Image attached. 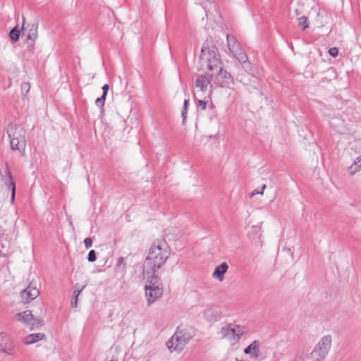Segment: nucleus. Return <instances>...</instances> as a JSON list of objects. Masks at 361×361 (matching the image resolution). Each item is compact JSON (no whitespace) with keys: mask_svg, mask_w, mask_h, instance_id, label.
I'll use <instances>...</instances> for the list:
<instances>
[{"mask_svg":"<svg viewBox=\"0 0 361 361\" xmlns=\"http://www.w3.org/2000/svg\"><path fill=\"white\" fill-rule=\"evenodd\" d=\"M6 131L10 139L11 149L17 150L20 156H24L26 140L23 128L11 123L8 124Z\"/></svg>","mask_w":361,"mask_h":361,"instance_id":"obj_2","label":"nucleus"},{"mask_svg":"<svg viewBox=\"0 0 361 361\" xmlns=\"http://www.w3.org/2000/svg\"><path fill=\"white\" fill-rule=\"evenodd\" d=\"M266 188V185L264 184L262 187V190L259 191L258 190H255L252 193H251V197H253L254 195H257V194H260V195H262L263 194V190Z\"/></svg>","mask_w":361,"mask_h":361,"instance_id":"obj_32","label":"nucleus"},{"mask_svg":"<svg viewBox=\"0 0 361 361\" xmlns=\"http://www.w3.org/2000/svg\"><path fill=\"white\" fill-rule=\"evenodd\" d=\"M331 343L332 337L331 335L322 337L310 355L313 361L324 360L331 350Z\"/></svg>","mask_w":361,"mask_h":361,"instance_id":"obj_7","label":"nucleus"},{"mask_svg":"<svg viewBox=\"0 0 361 361\" xmlns=\"http://www.w3.org/2000/svg\"><path fill=\"white\" fill-rule=\"evenodd\" d=\"M329 53L331 56L336 57L338 54V50L336 47H332L329 49Z\"/></svg>","mask_w":361,"mask_h":361,"instance_id":"obj_30","label":"nucleus"},{"mask_svg":"<svg viewBox=\"0 0 361 361\" xmlns=\"http://www.w3.org/2000/svg\"><path fill=\"white\" fill-rule=\"evenodd\" d=\"M45 335L42 333L31 334L25 336L23 342L25 345H30L44 338Z\"/></svg>","mask_w":361,"mask_h":361,"instance_id":"obj_17","label":"nucleus"},{"mask_svg":"<svg viewBox=\"0 0 361 361\" xmlns=\"http://www.w3.org/2000/svg\"><path fill=\"white\" fill-rule=\"evenodd\" d=\"M212 75L199 74L194 81L195 94L206 99L212 93Z\"/></svg>","mask_w":361,"mask_h":361,"instance_id":"obj_6","label":"nucleus"},{"mask_svg":"<svg viewBox=\"0 0 361 361\" xmlns=\"http://www.w3.org/2000/svg\"><path fill=\"white\" fill-rule=\"evenodd\" d=\"M243 71L238 73L236 78L237 80L243 84L245 86H247V89L250 92L254 90H257V84L258 79L252 74L250 73L252 71V66L250 65V70L246 71L243 67Z\"/></svg>","mask_w":361,"mask_h":361,"instance_id":"obj_8","label":"nucleus"},{"mask_svg":"<svg viewBox=\"0 0 361 361\" xmlns=\"http://www.w3.org/2000/svg\"><path fill=\"white\" fill-rule=\"evenodd\" d=\"M186 116H187V110H183L182 111V117H183V121L184 122L185 120L186 119Z\"/></svg>","mask_w":361,"mask_h":361,"instance_id":"obj_36","label":"nucleus"},{"mask_svg":"<svg viewBox=\"0 0 361 361\" xmlns=\"http://www.w3.org/2000/svg\"><path fill=\"white\" fill-rule=\"evenodd\" d=\"M116 267L118 269H121V271H124L126 269V263L124 257H121L118 259Z\"/></svg>","mask_w":361,"mask_h":361,"instance_id":"obj_26","label":"nucleus"},{"mask_svg":"<svg viewBox=\"0 0 361 361\" xmlns=\"http://www.w3.org/2000/svg\"><path fill=\"white\" fill-rule=\"evenodd\" d=\"M245 333V326L232 323L221 327L220 330L221 338L228 341L232 345L238 343Z\"/></svg>","mask_w":361,"mask_h":361,"instance_id":"obj_5","label":"nucleus"},{"mask_svg":"<svg viewBox=\"0 0 361 361\" xmlns=\"http://www.w3.org/2000/svg\"><path fill=\"white\" fill-rule=\"evenodd\" d=\"M0 353L8 355L15 354L14 345L11 342L9 336L4 332H0Z\"/></svg>","mask_w":361,"mask_h":361,"instance_id":"obj_11","label":"nucleus"},{"mask_svg":"<svg viewBox=\"0 0 361 361\" xmlns=\"http://www.w3.org/2000/svg\"><path fill=\"white\" fill-rule=\"evenodd\" d=\"M23 35L26 36L27 41L34 42L37 37V27L35 25H32L29 30L26 32L24 26L23 25Z\"/></svg>","mask_w":361,"mask_h":361,"instance_id":"obj_19","label":"nucleus"},{"mask_svg":"<svg viewBox=\"0 0 361 361\" xmlns=\"http://www.w3.org/2000/svg\"><path fill=\"white\" fill-rule=\"evenodd\" d=\"M106 97L105 95H102L100 97L97 98L95 101V104L98 107L102 108L104 105Z\"/></svg>","mask_w":361,"mask_h":361,"instance_id":"obj_27","label":"nucleus"},{"mask_svg":"<svg viewBox=\"0 0 361 361\" xmlns=\"http://www.w3.org/2000/svg\"><path fill=\"white\" fill-rule=\"evenodd\" d=\"M207 59H219V56L217 55V49L216 47L212 46L210 47L207 44L204 43L201 49L200 59L202 63H204V61H207Z\"/></svg>","mask_w":361,"mask_h":361,"instance_id":"obj_14","label":"nucleus"},{"mask_svg":"<svg viewBox=\"0 0 361 361\" xmlns=\"http://www.w3.org/2000/svg\"><path fill=\"white\" fill-rule=\"evenodd\" d=\"M109 90V85L105 84V85L102 87V90H103V94H102V95H105V97H106V94H107V93H108Z\"/></svg>","mask_w":361,"mask_h":361,"instance_id":"obj_34","label":"nucleus"},{"mask_svg":"<svg viewBox=\"0 0 361 361\" xmlns=\"http://www.w3.org/2000/svg\"><path fill=\"white\" fill-rule=\"evenodd\" d=\"M163 295V287L145 286V297L147 305L149 306L160 298Z\"/></svg>","mask_w":361,"mask_h":361,"instance_id":"obj_12","label":"nucleus"},{"mask_svg":"<svg viewBox=\"0 0 361 361\" xmlns=\"http://www.w3.org/2000/svg\"><path fill=\"white\" fill-rule=\"evenodd\" d=\"M82 290V288L80 289V290H75L73 291V298L71 300V306L73 307H77L78 296L80 294Z\"/></svg>","mask_w":361,"mask_h":361,"instance_id":"obj_24","label":"nucleus"},{"mask_svg":"<svg viewBox=\"0 0 361 361\" xmlns=\"http://www.w3.org/2000/svg\"><path fill=\"white\" fill-rule=\"evenodd\" d=\"M228 266L226 262H222L220 265L217 266L213 272V277L217 279L219 281H223L224 279V274L227 271Z\"/></svg>","mask_w":361,"mask_h":361,"instance_id":"obj_15","label":"nucleus"},{"mask_svg":"<svg viewBox=\"0 0 361 361\" xmlns=\"http://www.w3.org/2000/svg\"><path fill=\"white\" fill-rule=\"evenodd\" d=\"M361 169V156L357 157L353 164L348 167V171L350 175L355 174Z\"/></svg>","mask_w":361,"mask_h":361,"instance_id":"obj_22","label":"nucleus"},{"mask_svg":"<svg viewBox=\"0 0 361 361\" xmlns=\"http://www.w3.org/2000/svg\"><path fill=\"white\" fill-rule=\"evenodd\" d=\"M219 77L224 80V85L228 86L230 85H234L235 80L232 75L228 72L226 70H224L221 68L218 73Z\"/></svg>","mask_w":361,"mask_h":361,"instance_id":"obj_20","label":"nucleus"},{"mask_svg":"<svg viewBox=\"0 0 361 361\" xmlns=\"http://www.w3.org/2000/svg\"><path fill=\"white\" fill-rule=\"evenodd\" d=\"M30 88V85L28 82H23L21 84V90L23 92H25V94H27Z\"/></svg>","mask_w":361,"mask_h":361,"instance_id":"obj_29","label":"nucleus"},{"mask_svg":"<svg viewBox=\"0 0 361 361\" xmlns=\"http://www.w3.org/2000/svg\"><path fill=\"white\" fill-rule=\"evenodd\" d=\"M169 254V249L165 241H154L143 264L145 271L150 274L160 269L165 264Z\"/></svg>","mask_w":361,"mask_h":361,"instance_id":"obj_1","label":"nucleus"},{"mask_svg":"<svg viewBox=\"0 0 361 361\" xmlns=\"http://www.w3.org/2000/svg\"><path fill=\"white\" fill-rule=\"evenodd\" d=\"M0 177L8 189L11 190V200L13 203L15 200L16 183L13 180L11 173L7 165L4 169H0Z\"/></svg>","mask_w":361,"mask_h":361,"instance_id":"obj_10","label":"nucleus"},{"mask_svg":"<svg viewBox=\"0 0 361 361\" xmlns=\"http://www.w3.org/2000/svg\"><path fill=\"white\" fill-rule=\"evenodd\" d=\"M191 338L192 336L185 329L178 327L173 335L166 342V345L171 353L180 352Z\"/></svg>","mask_w":361,"mask_h":361,"instance_id":"obj_3","label":"nucleus"},{"mask_svg":"<svg viewBox=\"0 0 361 361\" xmlns=\"http://www.w3.org/2000/svg\"><path fill=\"white\" fill-rule=\"evenodd\" d=\"M259 342L258 341H254L250 344L251 348V357L257 360L260 356L259 350Z\"/></svg>","mask_w":361,"mask_h":361,"instance_id":"obj_21","label":"nucleus"},{"mask_svg":"<svg viewBox=\"0 0 361 361\" xmlns=\"http://www.w3.org/2000/svg\"><path fill=\"white\" fill-rule=\"evenodd\" d=\"M204 63L207 64V68L209 71H216L217 73H219L221 68H223L219 58L213 59H207V61H204Z\"/></svg>","mask_w":361,"mask_h":361,"instance_id":"obj_18","label":"nucleus"},{"mask_svg":"<svg viewBox=\"0 0 361 361\" xmlns=\"http://www.w3.org/2000/svg\"><path fill=\"white\" fill-rule=\"evenodd\" d=\"M244 353L246 355H251V348L250 345L244 349Z\"/></svg>","mask_w":361,"mask_h":361,"instance_id":"obj_35","label":"nucleus"},{"mask_svg":"<svg viewBox=\"0 0 361 361\" xmlns=\"http://www.w3.org/2000/svg\"><path fill=\"white\" fill-rule=\"evenodd\" d=\"M9 36L11 40L13 42H17L19 39L20 30H18V27H16L11 30Z\"/></svg>","mask_w":361,"mask_h":361,"instance_id":"obj_23","label":"nucleus"},{"mask_svg":"<svg viewBox=\"0 0 361 361\" xmlns=\"http://www.w3.org/2000/svg\"><path fill=\"white\" fill-rule=\"evenodd\" d=\"M299 26L302 27L303 29H305L308 27V20L306 16H302L298 19Z\"/></svg>","mask_w":361,"mask_h":361,"instance_id":"obj_25","label":"nucleus"},{"mask_svg":"<svg viewBox=\"0 0 361 361\" xmlns=\"http://www.w3.org/2000/svg\"><path fill=\"white\" fill-rule=\"evenodd\" d=\"M198 106L201 108L202 110H205L207 108V102L204 100H198Z\"/></svg>","mask_w":361,"mask_h":361,"instance_id":"obj_33","label":"nucleus"},{"mask_svg":"<svg viewBox=\"0 0 361 361\" xmlns=\"http://www.w3.org/2000/svg\"><path fill=\"white\" fill-rule=\"evenodd\" d=\"M227 46L233 56L239 61L241 66L246 71L250 70V62L248 61L247 56L240 47V43L235 37L231 35H226Z\"/></svg>","mask_w":361,"mask_h":361,"instance_id":"obj_4","label":"nucleus"},{"mask_svg":"<svg viewBox=\"0 0 361 361\" xmlns=\"http://www.w3.org/2000/svg\"><path fill=\"white\" fill-rule=\"evenodd\" d=\"M85 246L87 249L90 248L92 245V240L88 237L84 240Z\"/></svg>","mask_w":361,"mask_h":361,"instance_id":"obj_31","label":"nucleus"},{"mask_svg":"<svg viewBox=\"0 0 361 361\" xmlns=\"http://www.w3.org/2000/svg\"><path fill=\"white\" fill-rule=\"evenodd\" d=\"M16 317L18 321L29 326L31 329L38 328L42 324V321L39 318L34 317L30 310L18 312L16 314Z\"/></svg>","mask_w":361,"mask_h":361,"instance_id":"obj_9","label":"nucleus"},{"mask_svg":"<svg viewBox=\"0 0 361 361\" xmlns=\"http://www.w3.org/2000/svg\"><path fill=\"white\" fill-rule=\"evenodd\" d=\"M156 271H153L150 274L147 273L143 269V275L145 278L147 279V281L149 283V285H147L146 286H151V287H162L161 281L159 278L155 274Z\"/></svg>","mask_w":361,"mask_h":361,"instance_id":"obj_16","label":"nucleus"},{"mask_svg":"<svg viewBox=\"0 0 361 361\" xmlns=\"http://www.w3.org/2000/svg\"><path fill=\"white\" fill-rule=\"evenodd\" d=\"M39 295V290L30 284L26 288L23 290L20 293L22 302L24 304L30 302L35 300Z\"/></svg>","mask_w":361,"mask_h":361,"instance_id":"obj_13","label":"nucleus"},{"mask_svg":"<svg viewBox=\"0 0 361 361\" xmlns=\"http://www.w3.org/2000/svg\"><path fill=\"white\" fill-rule=\"evenodd\" d=\"M338 121V119H336V118H334L333 121H331L330 122L331 126V127L335 128V127H336V125H335V123H334V121Z\"/></svg>","mask_w":361,"mask_h":361,"instance_id":"obj_39","label":"nucleus"},{"mask_svg":"<svg viewBox=\"0 0 361 361\" xmlns=\"http://www.w3.org/2000/svg\"><path fill=\"white\" fill-rule=\"evenodd\" d=\"M188 104H189V101L185 99L184 101V109H183L184 110H188Z\"/></svg>","mask_w":361,"mask_h":361,"instance_id":"obj_37","label":"nucleus"},{"mask_svg":"<svg viewBox=\"0 0 361 361\" xmlns=\"http://www.w3.org/2000/svg\"><path fill=\"white\" fill-rule=\"evenodd\" d=\"M252 228L255 229L256 232L259 231L261 230V227L258 226H253Z\"/></svg>","mask_w":361,"mask_h":361,"instance_id":"obj_38","label":"nucleus"},{"mask_svg":"<svg viewBox=\"0 0 361 361\" xmlns=\"http://www.w3.org/2000/svg\"><path fill=\"white\" fill-rule=\"evenodd\" d=\"M97 256L94 250H92L88 253L87 259L90 262H94L96 261Z\"/></svg>","mask_w":361,"mask_h":361,"instance_id":"obj_28","label":"nucleus"}]
</instances>
